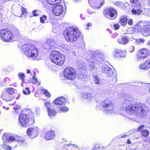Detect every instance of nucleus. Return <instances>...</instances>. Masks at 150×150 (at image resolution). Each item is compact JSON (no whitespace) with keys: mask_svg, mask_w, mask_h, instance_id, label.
<instances>
[{"mask_svg":"<svg viewBox=\"0 0 150 150\" xmlns=\"http://www.w3.org/2000/svg\"><path fill=\"white\" fill-rule=\"evenodd\" d=\"M125 111L128 114H133L140 118L145 117L149 112L148 107L144 104H130L126 107Z\"/></svg>","mask_w":150,"mask_h":150,"instance_id":"obj_1","label":"nucleus"},{"mask_svg":"<svg viewBox=\"0 0 150 150\" xmlns=\"http://www.w3.org/2000/svg\"><path fill=\"white\" fill-rule=\"evenodd\" d=\"M135 32H140L144 36L150 35V21H141L135 25L134 28H129L127 30V34H133Z\"/></svg>","mask_w":150,"mask_h":150,"instance_id":"obj_2","label":"nucleus"},{"mask_svg":"<svg viewBox=\"0 0 150 150\" xmlns=\"http://www.w3.org/2000/svg\"><path fill=\"white\" fill-rule=\"evenodd\" d=\"M23 52L26 56L34 60H39V52L38 49L30 44L23 45L22 47Z\"/></svg>","mask_w":150,"mask_h":150,"instance_id":"obj_3","label":"nucleus"},{"mask_svg":"<svg viewBox=\"0 0 150 150\" xmlns=\"http://www.w3.org/2000/svg\"><path fill=\"white\" fill-rule=\"evenodd\" d=\"M96 54L94 52L89 51L86 54V59L88 62L89 70L91 71L97 69L96 64Z\"/></svg>","mask_w":150,"mask_h":150,"instance_id":"obj_4","label":"nucleus"},{"mask_svg":"<svg viewBox=\"0 0 150 150\" xmlns=\"http://www.w3.org/2000/svg\"><path fill=\"white\" fill-rule=\"evenodd\" d=\"M34 121V117L30 119L28 115L26 114H21L19 117V123L23 127H26L33 124Z\"/></svg>","mask_w":150,"mask_h":150,"instance_id":"obj_5","label":"nucleus"},{"mask_svg":"<svg viewBox=\"0 0 150 150\" xmlns=\"http://www.w3.org/2000/svg\"><path fill=\"white\" fill-rule=\"evenodd\" d=\"M1 38L4 41L12 42L13 41L14 36L12 32L6 29H2L0 31Z\"/></svg>","mask_w":150,"mask_h":150,"instance_id":"obj_6","label":"nucleus"},{"mask_svg":"<svg viewBox=\"0 0 150 150\" xmlns=\"http://www.w3.org/2000/svg\"><path fill=\"white\" fill-rule=\"evenodd\" d=\"M75 32L74 26H69L66 28L63 34L67 41L72 42L74 41Z\"/></svg>","mask_w":150,"mask_h":150,"instance_id":"obj_7","label":"nucleus"},{"mask_svg":"<svg viewBox=\"0 0 150 150\" xmlns=\"http://www.w3.org/2000/svg\"><path fill=\"white\" fill-rule=\"evenodd\" d=\"M3 139L4 141L6 142H21L23 145H25L26 143L25 140L21 136H9L4 134L3 137Z\"/></svg>","mask_w":150,"mask_h":150,"instance_id":"obj_8","label":"nucleus"},{"mask_svg":"<svg viewBox=\"0 0 150 150\" xmlns=\"http://www.w3.org/2000/svg\"><path fill=\"white\" fill-rule=\"evenodd\" d=\"M103 13L105 17L111 20H113L115 19L117 15V11L111 8L104 11Z\"/></svg>","mask_w":150,"mask_h":150,"instance_id":"obj_9","label":"nucleus"},{"mask_svg":"<svg viewBox=\"0 0 150 150\" xmlns=\"http://www.w3.org/2000/svg\"><path fill=\"white\" fill-rule=\"evenodd\" d=\"M74 72L75 70L74 69L71 67H67L64 71V75L66 78L72 80L75 78Z\"/></svg>","mask_w":150,"mask_h":150,"instance_id":"obj_10","label":"nucleus"},{"mask_svg":"<svg viewBox=\"0 0 150 150\" xmlns=\"http://www.w3.org/2000/svg\"><path fill=\"white\" fill-rule=\"evenodd\" d=\"M90 6L95 9L100 8L105 3L104 0H88Z\"/></svg>","mask_w":150,"mask_h":150,"instance_id":"obj_11","label":"nucleus"},{"mask_svg":"<svg viewBox=\"0 0 150 150\" xmlns=\"http://www.w3.org/2000/svg\"><path fill=\"white\" fill-rule=\"evenodd\" d=\"M61 2V0H46V2L42 3L44 8L47 9H50L51 7V6L56 5Z\"/></svg>","mask_w":150,"mask_h":150,"instance_id":"obj_12","label":"nucleus"},{"mask_svg":"<svg viewBox=\"0 0 150 150\" xmlns=\"http://www.w3.org/2000/svg\"><path fill=\"white\" fill-rule=\"evenodd\" d=\"M38 128L37 127L35 126L28 129L27 131V134L30 138L33 139L37 137L38 135Z\"/></svg>","mask_w":150,"mask_h":150,"instance_id":"obj_13","label":"nucleus"},{"mask_svg":"<svg viewBox=\"0 0 150 150\" xmlns=\"http://www.w3.org/2000/svg\"><path fill=\"white\" fill-rule=\"evenodd\" d=\"M143 11V6L140 4H138L132 9V13L134 15H139L142 13Z\"/></svg>","mask_w":150,"mask_h":150,"instance_id":"obj_14","label":"nucleus"},{"mask_svg":"<svg viewBox=\"0 0 150 150\" xmlns=\"http://www.w3.org/2000/svg\"><path fill=\"white\" fill-rule=\"evenodd\" d=\"M64 12L63 7L62 5L57 6L52 9L53 13L55 15L57 16L62 15Z\"/></svg>","mask_w":150,"mask_h":150,"instance_id":"obj_15","label":"nucleus"},{"mask_svg":"<svg viewBox=\"0 0 150 150\" xmlns=\"http://www.w3.org/2000/svg\"><path fill=\"white\" fill-rule=\"evenodd\" d=\"M55 42L53 39H49L43 45V47L45 49L50 50L54 45Z\"/></svg>","mask_w":150,"mask_h":150,"instance_id":"obj_16","label":"nucleus"},{"mask_svg":"<svg viewBox=\"0 0 150 150\" xmlns=\"http://www.w3.org/2000/svg\"><path fill=\"white\" fill-rule=\"evenodd\" d=\"M102 71L103 73H104L107 76L111 78L113 76V72L111 68L107 65L102 68Z\"/></svg>","mask_w":150,"mask_h":150,"instance_id":"obj_17","label":"nucleus"},{"mask_svg":"<svg viewBox=\"0 0 150 150\" xmlns=\"http://www.w3.org/2000/svg\"><path fill=\"white\" fill-rule=\"evenodd\" d=\"M55 132L50 130L47 132L44 135V138L46 140H50L53 139L55 137Z\"/></svg>","mask_w":150,"mask_h":150,"instance_id":"obj_18","label":"nucleus"},{"mask_svg":"<svg viewBox=\"0 0 150 150\" xmlns=\"http://www.w3.org/2000/svg\"><path fill=\"white\" fill-rule=\"evenodd\" d=\"M55 107H56V110L58 109L57 110V111L59 112L60 111H62L63 112H66L69 110V108L65 106H62L61 104H54Z\"/></svg>","mask_w":150,"mask_h":150,"instance_id":"obj_19","label":"nucleus"},{"mask_svg":"<svg viewBox=\"0 0 150 150\" xmlns=\"http://www.w3.org/2000/svg\"><path fill=\"white\" fill-rule=\"evenodd\" d=\"M57 56L58 58L57 59V63L56 64L60 66L63 65L65 60V56L63 54L60 53L59 52Z\"/></svg>","mask_w":150,"mask_h":150,"instance_id":"obj_20","label":"nucleus"},{"mask_svg":"<svg viewBox=\"0 0 150 150\" xmlns=\"http://www.w3.org/2000/svg\"><path fill=\"white\" fill-rule=\"evenodd\" d=\"M45 106L47 108L48 113L49 117H51L56 115V112L54 110L51 108V104H45Z\"/></svg>","mask_w":150,"mask_h":150,"instance_id":"obj_21","label":"nucleus"},{"mask_svg":"<svg viewBox=\"0 0 150 150\" xmlns=\"http://www.w3.org/2000/svg\"><path fill=\"white\" fill-rule=\"evenodd\" d=\"M59 52L57 51H54L52 52L50 56V59L51 61L53 63H57V59L58 58V54Z\"/></svg>","mask_w":150,"mask_h":150,"instance_id":"obj_22","label":"nucleus"},{"mask_svg":"<svg viewBox=\"0 0 150 150\" xmlns=\"http://www.w3.org/2000/svg\"><path fill=\"white\" fill-rule=\"evenodd\" d=\"M77 38L81 43H83V36L78 28L76 27V38Z\"/></svg>","mask_w":150,"mask_h":150,"instance_id":"obj_23","label":"nucleus"},{"mask_svg":"<svg viewBox=\"0 0 150 150\" xmlns=\"http://www.w3.org/2000/svg\"><path fill=\"white\" fill-rule=\"evenodd\" d=\"M139 67L142 69H148L150 67V61L146 60L145 62L141 63L139 65Z\"/></svg>","mask_w":150,"mask_h":150,"instance_id":"obj_24","label":"nucleus"},{"mask_svg":"<svg viewBox=\"0 0 150 150\" xmlns=\"http://www.w3.org/2000/svg\"><path fill=\"white\" fill-rule=\"evenodd\" d=\"M69 102L68 100L63 97H59L53 101V103H67Z\"/></svg>","mask_w":150,"mask_h":150,"instance_id":"obj_25","label":"nucleus"},{"mask_svg":"<svg viewBox=\"0 0 150 150\" xmlns=\"http://www.w3.org/2000/svg\"><path fill=\"white\" fill-rule=\"evenodd\" d=\"M83 64H81L80 66L79 67V69L80 70V72H81V74H82V75L80 76V79H83V78H86V74H83V73L86 74V71L85 70L86 68L85 67H83Z\"/></svg>","mask_w":150,"mask_h":150,"instance_id":"obj_26","label":"nucleus"},{"mask_svg":"<svg viewBox=\"0 0 150 150\" xmlns=\"http://www.w3.org/2000/svg\"><path fill=\"white\" fill-rule=\"evenodd\" d=\"M82 97L83 98L89 100H91L94 97V96L91 93L85 92L82 94Z\"/></svg>","mask_w":150,"mask_h":150,"instance_id":"obj_27","label":"nucleus"},{"mask_svg":"<svg viewBox=\"0 0 150 150\" xmlns=\"http://www.w3.org/2000/svg\"><path fill=\"white\" fill-rule=\"evenodd\" d=\"M121 52V50H118L116 49H114L112 53V56L115 57H123L124 55H121L120 53Z\"/></svg>","mask_w":150,"mask_h":150,"instance_id":"obj_28","label":"nucleus"},{"mask_svg":"<svg viewBox=\"0 0 150 150\" xmlns=\"http://www.w3.org/2000/svg\"><path fill=\"white\" fill-rule=\"evenodd\" d=\"M129 41V38L126 36H124L122 38L118 40L117 42L120 44H127Z\"/></svg>","mask_w":150,"mask_h":150,"instance_id":"obj_29","label":"nucleus"},{"mask_svg":"<svg viewBox=\"0 0 150 150\" xmlns=\"http://www.w3.org/2000/svg\"><path fill=\"white\" fill-rule=\"evenodd\" d=\"M141 55H142L143 56L146 58L149 54V51L147 49H143L140 50L138 52Z\"/></svg>","mask_w":150,"mask_h":150,"instance_id":"obj_30","label":"nucleus"},{"mask_svg":"<svg viewBox=\"0 0 150 150\" xmlns=\"http://www.w3.org/2000/svg\"><path fill=\"white\" fill-rule=\"evenodd\" d=\"M127 20L125 16H122L121 17L119 22L122 26H125L127 23Z\"/></svg>","mask_w":150,"mask_h":150,"instance_id":"obj_31","label":"nucleus"},{"mask_svg":"<svg viewBox=\"0 0 150 150\" xmlns=\"http://www.w3.org/2000/svg\"><path fill=\"white\" fill-rule=\"evenodd\" d=\"M1 97L4 100H5L10 101L12 100V98L9 97V95L6 93L3 94Z\"/></svg>","mask_w":150,"mask_h":150,"instance_id":"obj_32","label":"nucleus"},{"mask_svg":"<svg viewBox=\"0 0 150 150\" xmlns=\"http://www.w3.org/2000/svg\"><path fill=\"white\" fill-rule=\"evenodd\" d=\"M142 136L144 137H146L149 135V130H143L141 131Z\"/></svg>","mask_w":150,"mask_h":150,"instance_id":"obj_33","label":"nucleus"},{"mask_svg":"<svg viewBox=\"0 0 150 150\" xmlns=\"http://www.w3.org/2000/svg\"><path fill=\"white\" fill-rule=\"evenodd\" d=\"M115 5L117 6L120 7L122 9H125L126 8L125 4L120 2H117L115 3Z\"/></svg>","mask_w":150,"mask_h":150,"instance_id":"obj_34","label":"nucleus"},{"mask_svg":"<svg viewBox=\"0 0 150 150\" xmlns=\"http://www.w3.org/2000/svg\"><path fill=\"white\" fill-rule=\"evenodd\" d=\"M145 58H146L144 56H143L139 53L138 52L137 54V59L138 61H142Z\"/></svg>","mask_w":150,"mask_h":150,"instance_id":"obj_35","label":"nucleus"},{"mask_svg":"<svg viewBox=\"0 0 150 150\" xmlns=\"http://www.w3.org/2000/svg\"><path fill=\"white\" fill-rule=\"evenodd\" d=\"M94 81L95 83L97 85H99L100 83V80L98 76L97 75L94 76Z\"/></svg>","mask_w":150,"mask_h":150,"instance_id":"obj_36","label":"nucleus"},{"mask_svg":"<svg viewBox=\"0 0 150 150\" xmlns=\"http://www.w3.org/2000/svg\"><path fill=\"white\" fill-rule=\"evenodd\" d=\"M6 91L10 95L13 94L15 92L14 89L11 88L6 89Z\"/></svg>","mask_w":150,"mask_h":150,"instance_id":"obj_37","label":"nucleus"},{"mask_svg":"<svg viewBox=\"0 0 150 150\" xmlns=\"http://www.w3.org/2000/svg\"><path fill=\"white\" fill-rule=\"evenodd\" d=\"M32 82L33 84H36L38 86L40 85V83L37 79L35 78V76H33Z\"/></svg>","mask_w":150,"mask_h":150,"instance_id":"obj_38","label":"nucleus"},{"mask_svg":"<svg viewBox=\"0 0 150 150\" xmlns=\"http://www.w3.org/2000/svg\"><path fill=\"white\" fill-rule=\"evenodd\" d=\"M33 13L34 16H37L40 15L41 11L39 10H35L33 11Z\"/></svg>","mask_w":150,"mask_h":150,"instance_id":"obj_39","label":"nucleus"},{"mask_svg":"<svg viewBox=\"0 0 150 150\" xmlns=\"http://www.w3.org/2000/svg\"><path fill=\"white\" fill-rule=\"evenodd\" d=\"M13 109L15 110V112H18L21 110V108L20 106L18 105H16L13 108Z\"/></svg>","mask_w":150,"mask_h":150,"instance_id":"obj_40","label":"nucleus"},{"mask_svg":"<svg viewBox=\"0 0 150 150\" xmlns=\"http://www.w3.org/2000/svg\"><path fill=\"white\" fill-rule=\"evenodd\" d=\"M18 76L19 79H21L23 82H24L25 80L24 78L25 77L24 74L22 73H19L18 74Z\"/></svg>","mask_w":150,"mask_h":150,"instance_id":"obj_41","label":"nucleus"},{"mask_svg":"<svg viewBox=\"0 0 150 150\" xmlns=\"http://www.w3.org/2000/svg\"><path fill=\"white\" fill-rule=\"evenodd\" d=\"M47 16L45 15H43L40 18V22L42 23H45V21L46 20Z\"/></svg>","mask_w":150,"mask_h":150,"instance_id":"obj_42","label":"nucleus"},{"mask_svg":"<svg viewBox=\"0 0 150 150\" xmlns=\"http://www.w3.org/2000/svg\"><path fill=\"white\" fill-rule=\"evenodd\" d=\"M94 8H93L92 7H91L90 8L88 9V13L89 14H91L95 12L94 11Z\"/></svg>","mask_w":150,"mask_h":150,"instance_id":"obj_43","label":"nucleus"},{"mask_svg":"<svg viewBox=\"0 0 150 150\" xmlns=\"http://www.w3.org/2000/svg\"><path fill=\"white\" fill-rule=\"evenodd\" d=\"M23 93L25 95H28L30 94V92L29 88H25V90L23 91Z\"/></svg>","mask_w":150,"mask_h":150,"instance_id":"obj_44","label":"nucleus"},{"mask_svg":"<svg viewBox=\"0 0 150 150\" xmlns=\"http://www.w3.org/2000/svg\"><path fill=\"white\" fill-rule=\"evenodd\" d=\"M43 93L46 97H50V93H49L47 90H44L43 91Z\"/></svg>","mask_w":150,"mask_h":150,"instance_id":"obj_45","label":"nucleus"},{"mask_svg":"<svg viewBox=\"0 0 150 150\" xmlns=\"http://www.w3.org/2000/svg\"><path fill=\"white\" fill-rule=\"evenodd\" d=\"M145 126L144 125H142L139 126L137 129V132H139L142 131V129L144 128Z\"/></svg>","mask_w":150,"mask_h":150,"instance_id":"obj_46","label":"nucleus"},{"mask_svg":"<svg viewBox=\"0 0 150 150\" xmlns=\"http://www.w3.org/2000/svg\"><path fill=\"white\" fill-rule=\"evenodd\" d=\"M3 147L7 150H11V147L8 145L5 144L3 145Z\"/></svg>","mask_w":150,"mask_h":150,"instance_id":"obj_47","label":"nucleus"},{"mask_svg":"<svg viewBox=\"0 0 150 150\" xmlns=\"http://www.w3.org/2000/svg\"><path fill=\"white\" fill-rule=\"evenodd\" d=\"M15 33L16 34V37L18 39L21 37V35L20 34L18 30H17L16 31Z\"/></svg>","mask_w":150,"mask_h":150,"instance_id":"obj_48","label":"nucleus"},{"mask_svg":"<svg viewBox=\"0 0 150 150\" xmlns=\"http://www.w3.org/2000/svg\"><path fill=\"white\" fill-rule=\"evenodd\" d=\"M120 54L121 55H124V56L123 57H125V55L126 53V51L125 50H121V52L120 53Z\"/></svg>","mask_w":150,"mask_h":150,"instance_id":"obj_49","label":"nucleus"},{"mask_svg":"<svg viewBox=\"0 0 150 150\" xmlns=\"http://www.w3.org/2000/svg\"><path fill=\"white\" fill-rule=\"evenodd\" d=\"M134 50V47L133 46H130L129 48V50L130 52H133Z\"/></svg>","mask_w":150,"mask_h":150,"instance_id":"obj_50","label":"nucleus"},{"mask_svg":"<svg viewBox=\"0 0 150 150\" xmlns=\"http://www.w3.org/2000/svg\"><path fill=\"white\" fill-rule=\"evenodd\" d=\"M113 26L115 28V29L116 30L120 28L119 25L117 23L115 24Z\"/></svg>","mask_w":150,"mask_h":150,"instance_id":"obj_51","label":"nucleus"},{"mask_svg":"<svg viewBox=\"0 0 150 150\" xmlns=\"http://www.w3.org/2000/svg\"><path fill=\"white\" fill-rule=\"evenodd\" d=\"M56 21L53 19H52L50 21V23L52 24L53 25H55L56 23H55Z\"/></svg>","mask_w":150,"mask_h":150,"instance_id":"obj_52","label":"nucleus"},{"mask_svg":"<svg viewBox=\"0 0 150 150\" xmlns=\"http://www.w3.org/2000/svg\"><path fill=\"white\" fill-rule=\"evenodd\" d=\"M118 34L116 33H114L111 35V37L113 38H115L117 35Z\"/></svg>","mask_w":150,"mask_h":150,"instance_id":"obj_53","label":"nucleus"},{"mask_svg":"<svg viewBox=\"0 0 150 150\" xmlns=\"http://www.w3.org/2000/svg\"><path fill=\"white\" fill-rule=\"evenodd\" d=\"M128 24L129 25H132L133 23L132 20V19H130L128 21Z\"/></svg>","mask_w":150,"mask_h":150,"instance_id":"obj_54","label":"nucleus"},{"mask_svg":"<svg viewBox=\"0 0 150 150\" xmlns=\"http://www.w3.org/2000/svg\"><path fill=\"white\" fill-rule=\"evenodd\" d=\"M111 102V101L110 99H106L105 100V103H110Z\"/></svg>","mask_w":150,"mask_h":150,"instance_id":"obj_55","label":"nucleus"},{"mask_svg":"<svg viewBox=\"0 0 150 150\" xmlns=\"http://www.w3.org/2000/svg\"><path fill=\"white\" fill-rule=\"evenodd\" d=\"M112 80L113 81V82L115 83L117 81V79L116 77H114L113 78Z\"/></svg>","mask_w":150,"mask_h":150,"instance_id":"obj_56","label":"nucleus"},{"mask_svg":"<svg viewBox=\"0 0 150 150\" xmlns=\"http://www.w3.org/2000/svg\"><path fill=\"white\" fill-rule=\"evenodd\" d=\"M26 12V9L25 8H23L22 10V13L23 14H25Z\"/></svg>","mask_w":150,"mask_h":150,"instance_id":"obj_57","label":"nucleus"},{"mask_svg":"<svg viewBox=\"0 0 150 150\" xmlns=\"http://www.w3.org/2000/svg\"><path fill=\"white\" fill-rule=\"evenodd\" d=\"M130 1L132 3H135L137 2L138 0H130Z\"/></svg>","mask_w":150,"mask_h":150,"instance_id":"obj_58","label":"nucleus"},{"mask_svg":"<svg viewBox=\"0 0 150 150\" xmlns=\"http://www.w3.org/2000/svg\"><path fill=\"white\" fill-rule=\"evenodd\" d=\"M109 105V104H105V105H103V107L104 108H107Z\"/></svg>","mask_w":150,"mask_h":150,"instance_id":"obj_59","label":"nucleus"},{"mask_svg":"<svg viewBox=\"0 0 150 150\" xmlns=\"http://www.w3.org/2000/svg\"><path fill=\"white\" fill-rule=\"evenodd\" d=\"M134 43L136 44H140L139 41L138 40H136L135 41Z\"/></svg>","mask_w":150,"mask_h":150,"instance_id":"obj_60","label":"nucleus"},{"mask_svg":"<svg viewBox=\"0 0 150 150\" xmlns=\"http://www.w3.org/2000/svg\"><path fill=\"white\" fill-rule=\"evenodd\" d=\"M139 42H140L142 43H143L144 41V40L143 39H140L139 40Z\"/></svg>","mask_w":150,"mask_h":150,"instance_id":"obj_61","label":"nucleus"},{"mask_svg":"<svg viewBox=\"0 0 150 150\" xmlns=\"http://www.w3.org/2000/svg\"><path fill=\"white\" fill-rule=\"evenodd\" d=\"M127 143L128 144H130L131 143V142L128 139L127 141Z\"/></svg>","mask_w":150,"mask_h":150,"instance_id":"obj_62","label":"nucleus"},{"mask_svg":"<svg viewBox=\"0 0 150 150\" xmlns=\"http://www.w3.org/2000/svg\"><path fill=\"white\" fill-rule=\"evenodd\" d=\"M92 25L91 24V23H88L87 25V27H91Z\"/></svg>","mask_w":150,"mask_h":150,"instance_id":"obj_63","label":"nucleus"},{"mask_svg":"<svg viewBox=\"0 0 150 150\" xmlns=\"http://www.w3.org/2000/svg\"><path fill=\"white\" fill-rule=\"evenodd\" d=\"M80 17L83 20H84L85 19V18H83V17H82V14H81L80 15Z\"/></svg>","mask_w":150,"mask_h":150,"instance_id":"obj_64","label":"nucleus"}]
</instances>
